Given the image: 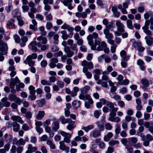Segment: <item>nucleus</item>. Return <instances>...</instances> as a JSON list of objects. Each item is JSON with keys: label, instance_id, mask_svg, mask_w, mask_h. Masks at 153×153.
I'll return each instance as SVG.
<instances>
[{"label": "nucleus", "instance_id": "nucleus-1", "mask_svg": "<svg viewBox=\"0 0 153 153\" xmlns=\"http://www.w3.org/2000/svg\"><path fill=\"white\" fill-rule=\"evenodd\" d=\"M0 51L5 55L7 53L8 47L7 43H5L3 40L0 41Z\"/></svg>", "mask_w": 153, "mask_h": 153}, {"label": "nucleus", "instance_id": "nucleus-2", "mask_svg": "<svg viewBox=\"0 0 153 153\" xmlns=\"http://www.w3.org/2000/svg\"><path fill=\"white\" fill-rule=\"evenodd\" d=\"M60 134L64 137V142H65L67 143H69L70 142V139L71 137V134L68 133H67L64 131H61L60 132Z\"/></svg>", "mask_w": 153, "mask_h": 153}, {"label": "nucleus", "instance_id": "nucleus-3", "mask_svg": "<svg viewBox=\"0 0 153 153\" xmlns=\"http://www.w3.org/2000/svg\"><path fill=\"white\" fill-rule=\"evenodd\" d=\"M81 65L83 67H86L88 69H91L93 68L94 65L91 62H88L86 60H84L81 62Z\"/></svg>", "mask_w": 153, "mask_h": 153}, {"label": "nucleus", "instance_id": "nucleus-4", "mask_svg": "<svg viewBox=\"0 0 153 153\" xmlns=\"http://www.w3.org/2000/svg\"><path fill=\"white\" fill-rule=\"evenodd\" d=\"M37 40L39 42L37 43V45L39 48H40L43 44H45L46 43L47 40L45 37H43L42 36H40L37 37Z\"/></svg>", "mask_w": 153, "mask_h": 153}, {"label": "nucleus", "instance_id": "nucleus-5", "mask_svg": "<svg viewBox=\"0 0 153 153\" xmlns=\"http://www.w3.org/2000/svg\"><path fill=\"white\" fill-rule=\"evenodd\" d=\"M19 82L20 81L17 77H16L14 78H11L9 85L10 88H14L16 84L17 83H19Z\"/></svg>", "mask_w": 153, "mask_h": 153}, {"label": "nucleus", "instance_id": "nucleus-6", "mask_svg": "<svg viewBox=\"0 0 153 153\" xmlns=\"http://www.w3.org/2000/svg\"><path fill=\"white\" fill-rule=\"evenodd\" d=\"M116 25L117 27V30L120 32L123 33L125 32L124 29V25L120 21H117L116 23Z\"/></svg>", "mask_w": 153, "mask_h": 153}, {"label": "nucleus", "instance_id": "nucleus-7", "mask_svg": "<svg viewBox=\"0 0 153 153\" xmlns=\"http://www.w3.org/2000/svg\"><path fill=\"white\" fill-rule=\"evenodd\" d=\"M13 143L17 146L24 145L25 144V141H24L22 138H20L19 140H17L16 138H15L13 140Z\"/></svg>", "mask_w": 153, "mask_h": 153}, {"label": "nucleus", "instance_id": "nucleus-8", "mask_svg": "<svg viewBox=\"0 0 153 153\" xmlns=\"http://www.w3.org/2000/svg\"><path fill=\"white\" fill-rule=\"evenodd\" d=\"M60 146H59L60 149L64 150L66 152H68L69 151V147L68 146H66L65 144L64 141H60L59 142Z\"/></svg>", "mask_w": 153, "mask_h": 153}, {"label": "nucleus", "instance_id": "nucleus-9", "mask_svg": "<svg viewBox=\"0 0 153 153\" xmlns=\"http://www.w3.org/2000/svg\"><path fill=\"white\" fill-rule=\"evenodd\" d=\"M64 51L66 53V55L68 57H72L74 55V52L71 51L69 47L67 46L64 48Z\"/></svg>", "mask_w": 153, "mask_h": 153}, {"label": "nucleus", "instance_id": "nucleus-10", "mask_svg": "<svg viewBox=\"0 0 153 153\" xmlns=\"http://www.w3.org/2000/svg\"><path fill=\"white\" fill-rule=\"evenodd\" d=\"M103 33L105 35V38L107 40L110 39H112L113 36V35L109 32V30L106 29H104Z\"/></svg>", "mask_w": 153, "mask_h": 153}, {"label": "nucleus", "instance_id": "nucleus-11", "mask_svg": "<svg viewBox=\"0 0 153 153\" xmlns=\"http://www.w3.org/2000/svg\"><path fill=\"white\" fill-rule=\"evenodd\" d=\"M13 121H16L21 124L23 123V121L22 120L21 117L18 116L12 115L11 117Z\"/></svg>", "mask_w": 153, "mask_h": 153}, {"label": "nucleus", "instance_id": "nucleus-12", "mask_svg": "<svg viewBox=\"0 0 153 153\" xmlns=\"http://www.w3.org/2000/svg\"><path fill=\"white\" fill-rule=\"evenodd\" d=\"M73 107L75 109H77L81 105V102L79 100H75L72 103Z\"/></svg>", "mask_w": 153, "mask_h": 153}, {"label": "nucleus", "instance_id": "nucleus-13", "mask_svg": "<svg viewBox=\"0 0 153 153\" xmlns=\"http://www.w3.org/2000/svg\"><path fill=\"white\" fill-rule=\"evenodd\" d=\"M59 120L61 122L62 124H65L66 123H72L71 120V119H65L64 116L61 117Z\"/></svg>", "mask_w": 153, "mask_h": 153}, {"label": "nucleus", "instance_id": "nucleus-14", "mask_svg": "<svg viewBox=\"0 0 153 153\" xmlns=\"http://www.w3.org/2000/svg\"><path fill=\"white\" fill-rule=\"evenodd\" d=\"M107 47V44L104 41H102L100 43V45L98 46L97 48V51H102L103 50V48Z\"/></svg>", "mask_w": 153, "mask_h": 153}, {"label": "nucleus", "instance_id": "nucleus-15", "mask_svg": "<svg viewBox=\"0 0 153 153\" xmlns=\"http://www.w3.org/2000/svg\"><path fill=\"white\" fill-rule=\"evenodd\" d=\"M83 72L85 73L87 78L90 79L91 78L92 74L91 73L88 71V69L87 68L83 67L82 69Z\"/></svg>", "mask_w": 153, "mask_h": 153}, {"label": "nucleus", "instance_id": "nucleus-16", "mask_svg": "<svg viewBox=\"0 0 153 153\" xmlns=\"http://www.w3.org/2000/svg\"><path fill=\"white\" fill-rule=\"evenodd\" d=\"M146 43L149 46H150L153 43V39L150 36H147L145 38Z\"/></svg>", "mask_w": 153, "mask_h": 153}, {"label": "nucleus", "instance_id": "nucleus-17", "mask_svg": "<svg viewBox=\"0 0 153 153\" xmlns=\"http://www.w3.org/2000/svg\"><path fill=\"white\" fill-rule=\"evenodd\" d=\"M7 97H4L1 100V102L3 103L4 106L6 107H9L10 105V103L7 101Z\"/></svg>", "mask_w": 153, "mask_h": 153}, {"label": "nucleus", "instance_id": "nucleus-18", "mask_svg": "<svg viewBox=\"0 0 153 153\" xmlns=\"http://www.w3.org/2000/svg\"><path fill=\"white\" fill-rule=\"evenodd\" d=\"M24 62L25 64H28L30 67L33 66L35 64V61H33L31 59L27 58L24 61Z\"/></svg>", "mask_w": 153, "mask_h": 153}, {"label": "nucleus", "instance_id": "nucleus-19", "mask_svg": "<svg viewBox=\"0 0 153 153\" xmlns=\"http://www.w3.org/2000/svg\"><path fill=\"white\" fill-rule=\"evenodd\" d=\"M136 103L137 105L136 106V108L138 111H140L142 109V106L141 105V102L139 99H136Z\"/></svg>", "mask_w": 153, "mask_h": 153}, {"label": "nucleus", "instance_id": "nucleus-20", "mask_svg": "<svg viewBox=\"0 0 153 153\" xmlns=\"http://www.w3.org/2000/svg\"><path fill=\"white\" fill-rule=\"evenodd\" d=\"M142 28L144 32L147 34L149 36L152 35L151 32L149 30V27L144 25L142 27Z\"/></svg>", "mask_w": 153, "mask_h": 153}, {"label": "nucleus", "instance_id": "nucleus-21", "mask_svg": "<svg viewBox=\"0 0 153 153\" xmlns=\"http://www.w3.org/2000/svg\"><path fill=\"white\" fill-rule=\"evenodd\" d=\"M45 112L44 111H39L36 116V118L39 120H41L45 115Z\"/></svg>", "mask_w": 153, "mask_h": 153}, {"label": "nucleus", "instance_id": "nucleus-22", "mask_svg": "<svg viewBox=\"0 0 153 153\" xmlns=\"http://www.w3.org/2000/svg\"><path fill=\"white\" fill-rule=\"evenodd\" d=\"M83 94L84 93H81V94H79V99L83 100L89 99L90 96L89 94H87L85 95H84Z\"/></svg>", "mask_w": 153, "mask_h": 153}, {"label": "nucleus", "instance_id": "nucleus-23", "mask_svg": "<svg viewBox=\"0 0 153 153\" xmlns=\"http://www.w3.org/2000/svg\"><path fill=\"white\" fill-rule=\"evenodd\" d=\"M110 95L111 97L114 99L116 100H120L121 98L120 97L116 94L115 93H111L110 94Z\"/></svg>", "mask_w": 153, "mask_h": 153}, {"label": "nucleus", "instance_id": "nucleus-24", "mask_svg": "<svg viewBox=\"0 0 153 153\" xmlns=\"http://www.w3.org/2000/svg\"><path fill=\"white\" fill-rule=\"evenodd\" d=\"M90 89V87L88 85H86L84 87L82 88L80 90V91L82 93L86 94L88 91Z\"/></svg>", "mask_w": 153, "mask_h": 153}, {"label": "nucleus", "instance_id": "nucleus-25", "mask_svg": "<svg viewBox=\"0 0 153 153\" xmlns=\"http://www.w3.org/2000/svg\"><path fill=\"white\" fill-rule=\"evenodd\" d=\"M60 33L62 34L61 37L63 40L67 39L69 37V34L67 35V32L66 30H64L60 32Z\"/></svg>", "mask_w": 153, "mask_h": 153}, {"label": "nucleus", "instance_id": "nucleus-26", "mask_svg": "<svg viewBox=\"0 0 153 153\" xmlns=\"http://www.w3.org/2000/svg\"><path fill=\"white\" fill-rule=\"evenodd\" d=\"M92 136L96 138L101 136V133L100 131L98 130H95L93 131L92 133Z\"/></svg>", "mask_w": 153, "mask_h": 153}, {"label": "nucleus", "instance_id": "nucleus-27", "mask_svg": "<svg viewBox=\"0 0 153 153\" xmlns=\"http://www.w3.org/2000/svg\"><path fill=\"white\" fill-rule=\"evenodd\" d=\"M67 30L68 31L70 32L69 33V37L71 38L73 35V31L74 30V28L72 27H71L69 25Z\"/></svg>", "mask_w": 153, "mask_h": 153}, {"label": "nucleus", "instance_id": "nucleus-28", "mask_svg": "<svg viewBox=\"0 0 153 153\" xmlns=\"http://www.w3.org/2000/svg\"><path fill=\"white\" fill-rule=\"evenodd\" d=\"M36 96L35 93L30 94L28 97V99L31 101H33L36 100Z\"/></svg>", "mask_w": 153, "mask_h": 153}, {"label": "nucleus", "instance_id": "nucleus-29", "mask_svg": "<svg viewBox=\"0 0 153 153\" xmlns=\"http://www.w3.org/2000/svg\"><path fill=\"white\" fill-rule=\"evenodd\" d=\"M37 106L39 107H42L45 103V100L44 99H41L40 100H38L36 101Z\"/></svg>", "mask_w": 153, "mask_h": 153}, {"label": "nucleus", "instance_id": "nucleus-30", "mask_svg": "<svg viewBox=\"0 0 153 153\" xmlns=\"http://www.w3.org/2000/svg\"><path fill=\"white\" fill-rule=\"evenodd\" d=\"M46 143L47 145L49 146L51 148L53 149H55V145L51 140H48L47 141Z\"/></svg>", "mask_w": 153, "mask_h": 153}, {"label": "nucleus", "instance_id": "nucleus-31", "mask_svg": "<svg viewBox=\"0 0 153 153\" xmlns=\"http://www.w3.org/2000/svg\"><path fill=\"white\" fill-rule=\"evenodd\" d=\"M27 149H29L32 152H35L37 149L36 147H33L32 145L31 144H28Z\"/></svg>", "mask_w": 153, "mask_h": 153}, {"label": "nucleus", "instance_id": "nucleus-32", "mask_svg": "<svg viewBox=\"0 0 153 153\" xmlns=\"http://www.w3.org/2000/svg\"><path fill=\"white\" fill-rule=\"evenodd\" d=\"M119 143V142L117 140H112L109 141L108 144L111 146H114L115 145H118Z\"/></svg>", "mask_w": 153, "mask_h": 153}, {"label": "nucleus", "instance_id": "nucleus-33", "mask_svg": "<svg viewBox=\"0 0 153 153\" xmlns=\"http://www.w3.org/2000/svg\"><path fill=\"white\" fill-rule=\"evenodd\" d=\"M127 25V27L130 29H132L134 27L132 25V21L129 19L127 20L126 21Z\"/></svg>", "mask_w": 153, "mask_h": 153}, {"label": "nucleus", "instance_id": "nucleus-34", "mask_svg": "<svg viewBox=\"0 0 153 153\" xmlns=\"http://www.w3.org/2000/svg\"><path fill=\"white\" fill-rule=\"evenodd\" d=\"M13 8V6L12 5V1H9L8 5V6L6 7L5 10L7 13H9L10 12L11 9Z\"/></svg>", "mask_w": 153, "mask_h": 153}, {"label": "nucleus", "instance_id": "nucleus-35", "mask_svg": "<svg viewBox=\"0 0 153 153\" xmlns=\"http://www.w3.org/2000/svg\"><path fill=\"white\" fill-rule=\"evenodd\" d=\"M14 20L13 19H11L7 22V25L8 27H13L14 26Z\"/></svg>", "mask_w": 153, "mask_h": 153}, {"label": "nucleus", "instance_id": "nucleus-36", "mask_svg": "<svg viewBox=\"0 0 153 153\" xmlns=\"http://www.w3.org/2000/svg\"><path fill=\"white\" fill-rule=\"evenodd\" d=\"M132 119L131 117L129 116H127L125 117V120H123V122L122 124H127V122L130 121Z\"/></svg>", "mask_w": 153, "mask_h": 153}, {"label": "nucleus", "instance_id": "nucleus-37", "mask_svg": "<svg viewBox=\"0 0 153 153\" xmlns=\"http://www.w3.org/2000/svg\"><path fill=\"white\" fill-rule=\"evenodd\" d=\"M94 128V126L92 125H89L87 127H83L82 129L85 130L86 132H87L88 131Z\"/></svg>", "mask_w": 153, "mask_h": 153}, {"label": "nucleus", "instance_id": "nucleus-38", "mask_svg": "<svg viewBox=\"0 0 153 153\" xmlns=\"http://www.w3.org/2000/svg\"><path fill=\"white\" fill-rule=\"evenodd\" d=\"M35 88V87L32 85H30L28 87V89L29 91L30 94L35 93L36 91Z\"/></svg>", "mask_w": 153, "mask_h": 153}, {"label": "nucleus", "instance_id": "nucleus-39", "mask_svg": "<svg viewBox=\"0 0 153 153\" xmlns=\"http://www.w3.org/2000/svg\"><path fill=\"white\" fill-rule=\"evenodd\" d=\"M17 97L14 94H10L8 96L9 100L11 101H13Z\"/></svg>", "mask_w": 153, "mask_h": 153}, {"label": "nucleus", "instance_id": "nucleus-40", "mask_svg": "<svg viewBox=\"0 0 153 153\" xmlns=\"http://www.w3.org/2000/svg\"><path fill=\"white\" fill-rule=\"evenodd\" d=\"M141 82L146 87H148L149 85V81L146 79H143L141 80Z\"/></svg>", "mask_w": 153, "mask_h": 153}, {"label": "nucleus", "instance_id": "nucleus-41", "mask_svg": "<svg viewBox=\"0 0 153 153\" xmlns=\"http://www.w3.org/2000/svg\"><path fill=\"white\" fill-rule=\"evenodd\" d=\"M56 118L55 117H53L51 119H47L45 120V121L43 122L44 124H49L51 123V121L55 120H56Z\"/></svg>", "mask_w": 153, "mask_h": 153}, {"label": "nucleus", "instance_id": "nucleus-42", "mask_svg": "<svg viewBox=\"0 0 153 153\" xmlns=\"http://www.w3.org/2000/svg\"><path fill=\"white\" fill-rule=\"evenodd\" d=\"M4 35L5 31L3 28H0V41L2 40V39L3 37V35Z\"/></svg>", "mask_w": 153, "mask_h": 153}, {"label": "nucleus", "instance_id": "nucleus-43", "mask_svg": "<svg viewBox=\"0 0 153 153\" xmlns=\"http://www.w3.org/2000/svg\"><path fill=\"white\" fill-rule=\"evenodd\" d=\"M77 46V45L76 44H72L71 46V49L74 51L75 53H76L78 51Z\"/></svg>", "mask_w": 153, "mask_h": 153}, {"label": "nucleus", "instance_id": "nucleus-44", "mask_svg": "<svg viewBox=\"0 0 153 153\" xmlns=\"http://www.w3.org/2000/svg\"><path fill=\"white\" fill-rule=\"evenodd\" d=\"M37 54L36 53H34L32 54L31 55H30L27 56V58L30 59H31V60H32V59H36L37 57Z\"/></svg>", "mask_w": 153, "mask_h": 153}, {"label": "nucleus", "instance_id": "nucleus-45", "mask_svg": "<svg viewBox=\"0 0 153 153\" xmlns=\"http://www.w3.org/2000/svg\"><path fill=\"white\" fill-rule=\"evenodd\" d=\"M152 16V13L151 12H149L148 13H146L144 15V17L146 19H148L149 18L150 16Z\"/></svg>", "mask_w": 153, "mask_h": 153}, {"label": "nucleus", "instance_id": "nucleus-46", "mask_svg": "<svg viewBox=\"0 0 153 153\" xmlns=\"http://www.w3.org/2000/svg\"><path fill=\"white\" fill-rule=\"evenodd\" d=\"M39 29L40 31L41 32V34L42 35L45 36L46 35L47 33L45 31V28L43 26L40 27Z\"/></svg>", "mask_w": 153, "mask_h": 153}, {"label": "nucleus", "instance_id": "nucleus-47", "mask_svg": "<svg viewBox=\"0 0 153 153\" xmlns=\"http://www.w3.org/2000/svg\"><path fill=\"white\" fill-rule=\"evenodd\" d=\"M36 129L39 134H41L43 131V130L40 127L39 125H36Z\"/></svg>", "mask_w": 153, "mask_h": 153}, {"label": "nucleus", "instance_id": "nucleus-48", "mask_svg": "<svg viewBox=\"0 0 153 153\" xmlns=\"http://www.w3.org/2000/svg\"><path fill=\"white\" fill-rule=\"evenodd\" d=\"M101 114V111L100 110H96L94 112V115L95 117L97 118L99 117Z\"/></svg>", "mask_w": 153, "mask_h": 153}, {"label": "nucleus", "instance_id": "nucleus-49", "mask_svg": "<svg viewBox=\"0 0 153 153\" xmlns=\"http://www.w3.org/2000/svg\"><path fill=\"white\" fill-rule=\"evenodd\" d=\"M17 18L18 21V24L20 26H22L23 25V22L21 19V17L20 16H17Z\"/></svg>", "mask_w": 153, "mask_h": 153}, {"label": "nucleus", "instance_id": "nucleus-50", "mask_svg": "<svg viewBox=\"0 0 153 153\" xmlns=\"http://www.w3.org/2000/svg\"><path fill=\"white\" fill-rule=\"evenodd\" d=\"M57 84L58 86L61 88H63L65 84L64 82L63 81L59 80L57 81Z\"/></svg>", "mask_w": 153, "mask_h": 153}, {"label": "nucleus", "instance_id": "nucleus-51", "mask_svg": "<svg viewBox=\"0 0 153 153\" xmlns=\"http://www.w3.org/2000/svg\"><path fill=\"white\" fill-rule=\"evenodd\" d=\"M130 1L126 0L125 2L123 3V7L124 8L126 9L128 8V5L130 4Z\"/></svg>", "mask_w": 153, "mask_h": 153}, {"label": "nucleus", "instance_id": "nucleus-52", "mask_svg": "<svg viewBox=\"0 0 153 153\" xmlns=\"http://www.w3.org/2000/svg\"><path fill=\"white\" fill-rule=\"evenodd\" d=\"M41 83L43 85H51V83L49 81H47L45 79H42L41 81Z\"/></svg>", "mask_w": 153, "mask_h": 153}, {"label": "nucleus", "instance_id": "nucleus-53", "mask_svg": "<svg viewBox=\"0 0 153 153\" xmlns=\"http://www.w3.org/2000/svg\"><path fill=\"white\" fill-rule=\"evenodd\" d=\"M113 24V22H110L108 24L105 26V28L104 29H107L108 30H109L112 27Z\"/></svg>", "mask_w": 153, "mask_h": 153}, {"label": "nucleus", "instance_id": "nucleus-54", "mask_svg": "<svg viewBox=\"0 0 153 153\" xmlns=\"http://www.w3.org/2000/svg\"><path fill=\"white\" fill-rule=\"evenodd\" d=\"M146 128H148L149 130L152 133H153V126L152 125H145Z\"/></svg>", "mask_w": 153, "mask_h": 153}, {"label": "nucleus", "instance_id": "nucleus-55", "mask_svg": "<svg viewBox=\"0 0 153 153\" xmlns=\"http://www.w3.org/2000/svg\"><path fill=\"white\" fill-rule=\"evenodd\" d=\"M116 115V113L111 111V112L110 114V117L109 118V120H110L112 119Z\"/></svg>", "mask_w": 153, "mask_h": 153}, {"label": "nucleus", "instance_id": "nucleus-56", "mask_svg": "<svg viewBox=\"0 0 153 153\" xmlns=\"http://www.w3.org/2000/svg\"><path fill=\"white\" fill-rule=\"evenodd\" d=\"M32 116V114L30 111H27L25 113V117L28 119H29L31 118Z\"/></svg>", "mask_w": 153, "mask_h": 153}, {"label": "nucleus", "instance_id": "nucleus-57", "mask_svg": "<svg viewBox=\"0 0 153 153\" xmlns=\"http://www.w3.org/2000/svg\"><path fill=\"white\" fill-rule=\"evenodd\" d=\"M59 36L57 34H56L53 37V39L55 40L54 43L55 44H57L58 43V38Z\"/></svg>", "mask_w": 153, "mask_h": 153}, {"label": "nucleus", "instance_id": "nucleus-58", "mask_svg": "<svg viewBox=\"0 0 153 153\" xmlns=\"http://www.w3.org/2000/svg\"><path fill=\"white\" fill-rule=\"evenodd\" d=\"M43 3L45 5L48 4H52L53 3V0H44Z\"/></svg>", "mask_w": 153, "mask_h": 153}, {"label": "nucleus", "instance_id": "nucleus-59", "mask_svg": "<svg viewBox=\"0 0 153 153\" xmlns=\"http://www.w3.org/2000/svg\"><path fill=\"white\" fill-rule=\"evenodd\" d=\"M53 26L52 24L50 22H48L46 24V27L48 30L51 29Z\"/></svg>", "mask_w": 153, "mask_h": 153}, {"label": "nucleus", "instance_id": "nucleus-60", "mask_svg": "<svg viewBox=\"0 0 153 153\" xmlns=\"http://www.w3.org/2000/svg\"><path fill=\"white\" fill-rule=\"evenodd\" d=\"M14 38L16 42L19 43L20 42V39L18 35H16L14 36Z\"/></svg>", "mask_w": 153, "mask_h": 153}, {"label": "nucleus", "instance_id": "nucleus-61", "mask_svg": "<svg viewBox=\"0 0 153 153\" xmlns=\"http://www.w3.org/2000/svg\"><path fill=\"white\" fill-rule=\"evenodd\" d=\"M128 140L131 141L133 143H136L137 141V138L135 137L130 138L128 139Z\"/></svg>", "mask_w": 153, "mask_h": 153}, {"label": "nucleus", "instance_id": "nucleus-62", "mask_svg": "<svg viewBox=\"0 0 153 153\" xmlns=\"http://www.w3.org/2000/svg\"><path fill=\"white\" fill-rule=\"evenodd\" d=\"M146 139L149 142L153 140V137L150 134H147L146 136Z\"/></svg>", "mask_w": 153, "mask_h": 153}, {"label": "nucleus", "instance_id": "nucleus-63", "mask_svg": "<svg viewBox=\"0 0 153 153\" xmlns=\"http://www.w3.org/2000/svg\"><path fill=\"white\" fill-rule=\"evenodd\" d=\"M113 151V148L111 146H109L108 147L107 150L105 152V153H112Z\"/></svg>", "mask_w": 153, "mask_h": 153}, {"label": "nucleus", "instance_id": "nucleus-64", "mask_svg": "<svg viewBox=\"0 0 153 153\" xmlns=\"http://www.w3.org/2000/svg\"><path fill=\"white\" fill-rule=\"evenodd\" d=\"M16 150V147L15 145L12 146L10 150V153H15Z\"/></svg>", "mask_w": 153, "mask_h": 153}]
</instances>
